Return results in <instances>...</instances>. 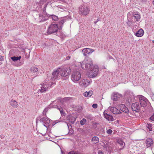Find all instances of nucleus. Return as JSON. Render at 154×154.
Here are the masks:
<instances>
[{
    "label": "nucleus",
    "mask_w": 154,
    "mask_h": 154,
    "mask_svg": "<svg viewBox=\"0 0 154 154\" xmlns=\"http://www.w3.org/2000/svg\"><path fill=\"white\" fill-rule=\"evenodd\" d=\"M53 80L46 79L44 81V82L39 85V89L38 91V94L43 93L48 90V88H50L53 84H55L54 82H52Z\"/></svg>",
    "instance_id": "1"
},
{
    "label": "nucleus",
    "mask_w": 154,
    "mask_h": 154,
    "mask_svg": "<svg viewBox=\"0 0 154 154\" xmlns=\"http://www.w3.org/2000/svg\"><path fill=\"white\" fill-rule=\"evenodd\" d=\"M82 68L88 71L94 65H93L92 59L89 57L85 58L84 60L80 63Z\"/></svg>",
    "instance_id": "2"
},
{
    "label": "nucleus",
    "mask_w": 154,
    "mask_h": 154,
    "mask_svg": "<svg viewBox=\"0 0 154 154\" xmlns=\"http://www.w3.org/2000/svg\"><path fill=\"white\" fill-rule=\"evenodd\" d=\"M98 72V66L97 65H94L87 71V75L89 78H94L97 75Z\"/></svg>",
    "instance_id": "3"
},
{
    "label": "nucleus",
    "mask_w": 154,
    "mask_h": 154,
    "mask_svg": "<svg viewBox=\"0 0 154 154\" xmlns=\"http://www.w3.org/2000/svg\"><path fill=\"white\" fill-rule=\"evenodd\" d=\"M81 77V74L79 71H74L72 72L71 76V79L75 83H77L80 80Z\"/></svg>",
    "instance_id": "4"
},
{
    "label": "nucleus",
    "mask_w": 154,
    "mask_h": 154,
    "mask_svg": "<svg viewBox=\"0 0 154 154\" xmlns=\"http://www.w3.org/2000/svg\"><path fill=\"white\" fill-rule=\"evenodd\" d=\"M60 75L63 77H66L68 76L70 74L71 69L69 67L59 68Z\"/></svg>",
    "instance_id": "5"
},
{
    "label": "nucleus",
    "mask_w": 154,
    "mask_h": 154,
    "mask_svg": "<svg viewBox=\"0 0 154 154\" xmlns=\"http://www.w3.org/2000/svg\"><path fill=\"white\" fill-rule=\"evenodd\" d=\"M58 26L56 24H51L48 27L47 32L49 34H51L56 32L58 30Z\"/></svg>",
    "instance_id": "6"
},
{
    "label": "nucleus",
    "mask_w": 154,
    "mask_h": 154,
    "mask_svg": "<svg viewBox=\"0 0 154 154\" xmlns=\"http://www.w3.org/2000/svg\"><path fill=\"white\" fill-rule=\"evenodd\" d=\"M79 13L80 14L86 15L90 12L88 8L86 6L83 5L79 7Z\"/></svg>",
    "instance_id": "7"
},
{
    "label": "nucleus",
    "mask_w": 154,
    "mask_h": 154,
    "mask_svg": "<svg viewBox=\"0 0 154 154\" xmlns=\"http://www.w3.org/2000/svg\"><path fill=\"white\" fill-rule=\"evenodd\" d=\"M138 98L141 106L143 107L146 106L149 102L147 100L144 96L142 95L139 96Z\"/></svg>",
    "instance_id": "8"
},
{
    "label": "nucleus",
    "mask_w": 154,
    "mask_h": 154,
    "mask_svg": "<svg viewBox=\"0 0 154 154\" xmlns=\"http://www.w3.org/2000/svg\"><path fill=\"white\" fill-rule=\"evenodd\" d=\"M90 81L86 79H82L79 82V85L83 88H85L90 84Z\"/></svg>",
    "instance_id": "9"
},
{
    "label": "nucleus",
    "mask_w": 154,
    "mask_h": 154,
    "mask_svg": "<svg viewBox=\"0 0 154 154\" xmlns=\"http://www.w3.org/2000/svg\"><path fill=\"white\" fill-rule=\"evenodd\" d=\"M116 107L118 108L120 111H122L125 113H128V110L126 106L124 104H117Z\"/></svg>",
    "instance_id": "10"
},
{
    "label": "nucleus",
    "mask_w": 154,
    "mask_h": 154,
    "mask_svg": "<svg viewBox=\"0 0 154 154\" xmlns=\"http://www.w3.org/2000/svg\"><path fill=\"white\" fill-rule=\"evenodd\" d=\"M94 51L92 49L86 48L83 49L82 51L83 55L85 56H87L89 54H91Z\"/></svg>",
    "instance_id": "11"
},
{
    "label": "nucleus",
    "mask_w": 154,
    "mask_h": 154,
    "mask_svg": "<svg viewBox=\"0 0 154 154\" xmlns=\"http://www.w3.org/2000/svg\"><path fill=\"white\" fill-rule=\"evenodd\" d=\"M60 70L59 68L53 72L52 76V79H55L58 78L59 77V75H60Z\"/></svg>",
    "instance_id": "12"
},
{
    "label": "nucleus",
    "mask_w": 154,
    "mask_h": 154,
    "mask_svg": "<svg viewBox=\"0 0 154 154\" xmlns=\"http://www.w3.org/2000/svg\"><path fill=\"white\" fill-rule=\"evenodd\" d=\"M131 108L133 111L138 112L140 109L139 103L136 102L133 103L132 104Z\"/></svg>",
    "instance_id": "13"
},
{
    "label": "nucleus",
    "mask_w": 154,
    "mask_h": 154,
    "mask_svg": "<svg viewBox=\"0 0 154 154\" xmlns=\"http://www.w3.org/2000/svg\"><path fill=\"white\" fill-rule=\"evenodd\" d=\"M109 109L113 113L115 114H117L121 113L120 110L117 108L115 107H109Z\"/></svg>",
    "instance_id": "14"
},
{
    "label": "nucleus",
    "mask_w": 154,
    "mask_h": 154,
    "mask_svg": "<svg viewBox=\"0 0 154 154\" xmlns=\"http://www.w3.org/2000/svg\"><path fill=\"white\" fill-rule=\"evenodd\" d=\"M107 111H105L103 112L104 117L109 121H112L113 120L112 116L108 114Z\"/></svg>",
    "instance_id": "15"
},
{
    "label": "nucleus",
    "mask_w": 154,
    "mask_h": 154,
    "mask_svg": "<svg viewBox=\"0 0 154 154\" xmlns=\"http://www.w3.org/2000/svg\"><path fill=\"white\" fill-rule=\"evenodd\" d=\"M153 143V140L150 138H148L146 139V146L147 147H149Z\"/></svg>",
    "instance_id": "16"
},
{
    "label": "nucleus",
    "mask_w": 154,
    "mask_h": 154,
    "mask_svg": "<svg viewBox=\"0 0 154 154\" xmlns=\"http://www.w3.org/2000/svg\"><path fill=\"white\" fill-rule=\"evenodd\" d=\"M122 96V95L117 93L113 94L112 96V99L114 101L118 100V98Z\"/></svg>",
    "instance_id": "17"
},
{
    "label": "nucleus",
    "mask_w": 154,
    "mask_h": 154,
    "mask_svg": "<svg viewBox=\"0 0 154 154\" xmlns=\"http://www.w3.org/2000/svg\"><path fill=\"white\" fill-rule=\"evenodd\" d=\"M144 34V31L143 29H140L137 32L134 33V34L137 37H141Z\"/></svg>",
    "instance_id": "18"
},
{
    "label": "nucleus",
    "mask_w": 154,
    "mask_h": 154,
    "mask_svg": "<svg viewBox=\"0 0 154 154\" xmlns=\"http://www.w3.org/2000/svg\"><path fill=\"white\" fill-rule=\"evenodd\" d=\"M10 104L14 108H17L18 106L17 102L15 100H12L10 102Z\"/></svg>",
    "instance_id": "19"
},
{
    "label": "nucleus",
    "mask_w": 154,
    "mask_h": 154,
    "mask_svg": "<svg viewBox=\"0 0 154 154\" xmlns=\"http://www.w3.org/2000/svg\"><path fill=\"white\" fill-rule=\"evenodd\" d=\"M93 92L92 91H86L83 94V95L87 97H91L93 94Z\"/></svg>",
    "instance_id": "20"
},
{
    "label": "nucleus",
    "mask_w": 154,
    "mask_h": 154,
    "mask_svg": "<svg viewBox=\"0 0 154 154\" xmlns=\"http://www.w3.org/2000/svg\"><path fill=\"white\" fill-rule=\"evenodd\" d=\"M133 15L134 17L136 19V21H138L140 20V17L138 12H134L133 13Z\"/></svg>",
    "instance_id": "21"
},
{
    "label": "nucleus",
    "mask_w": 154,
    "mask_h": 154,
    "mask_svg": "<svg viewBox=\"0 0 154 154\" xmlns=\"http://www.w3.org/2000/svg\"><path fill=\"white\" fill-rule=\"evenodd\" d=\"M30 70L31 72L34 73L38 71V69L36 66H32L30 68Z\"/></svg>",
    "instance_id": "22"
},
{
    "label": "nucleus",
    "mask_w": 154,
    "mask_h": 154,
    "mask_svg": "<svg viewBox=\"0 0 154 154\" xmlns=\"http://www.w3.org/2000/svg\"><path fill=\"white\" fill-rule=\"evenodd\" d=\"M50 123V120L49 118H47L45 120V122L43 124L47 128L49 126V123Z\"/></svg>",
    "instance_id": "23"
},
{
    "label": "nucleus",
    "mask_w": 154,
    "mask_h": 154,
    "mask_svg": "<svg viewBox=\"0 0 154 154\" xmlns=\"http://www.w3.org/2000/svg\"><path fill=\"white\" fill-rule=\"evenodd\" d=\"M21 58V56H20L19 57L14 56L13 57H11V58L12 61L14 62H15L18 60H20Z\"/></svg>",
    "instance_id": "24"
},
{
    "label": "nucleus",
    "mask_w": 154,
    "mask_h": 154,
    "mask_svg": "<svg viewBox=\"0 0 154 154\" xmlns=\"http://www.w3.org/2000/svg\"><path fill=\"white\" fill-rule=\"evenodd\" d=\"M91 141L94 143H96L98 142L99 139L97 136H94L92 137Z\"/></svg>",
    "instance_id": "25"
},
{
    "label": "nucleus",
    "mask_w": 154,
    "mask_h": 154,
    "mask_svg": "<svg viewBox=\"0 0 154 154\" xmlns=\"http://www.w3.org/2000/svg\"><path fill=\"white\" fill-rule=\"evenodd\" d=\"M118 143L122 147H123L125 145V143L121 140L119 139L117 140Z\"/></svg>",
    "instance_id": "26"
},
{
    "label": "nucleus",
    "mask_w": 154,
    "mask_h": 154,
    "mask_svg": "<svg viewBox=\"0 0 154 154\" xmlns=\"http://www.w3.org/2000/svg\"><path fill=\"white\" fill-rule=\"evenodd\" d=\"M51 17L52 19L53 20L55 21L57 20L58 19V17L54 15H51Z\"/></svg>",
    "instance_id": "27"
},
{
    "label": "nucleus",
    "mask_w": 154,
    "mask_h": 154,
    "mask_svg": "<svg viewBox=\"0 0 154 154\" xmlns=\"http://www.w3.org/2000/svg\"><path fill=\"white\" fill-rule=\"evenodd\" d=\"M146 126V127L148 129L149 131H152V124H147Z\"/></svg>",
    "instance_id": "28"
},
{
    "label": "nucleus",
    "mask_w": 154,
    "mask_h": 154,
    "mask_svg": "<svg viewBox=\"0 0 154 154\" xmlns=\"http://www.w3.org/2000/svg\"><path fill=\"white\" fill-rule=\"evenodd\" d=\"M76 120V118L75 117H73L72 118H71V117L70 118L69 120L72 123H74L75 122Z\"/></svg>",
    "instance_id": "29"
},
{
    "label": "nucleus",
    "mask_w": 154,
    "mask_h": 154,
    "mask_svg": "<svg viewBox=\"0 0 154 154\" xmlns=\"http://www.w3.org/2000/svg\"><path fill=\"white\" fill-rule=\"evenodd\" d=\"M23 63H24V61H20V62H19V63H17V64H16L15 65V66H21L23 64Z\"/></svg>",
    "instance_id": "30"
},
{
    "label": "nucleus",
    "mask_w": 154,
    "mask_h": 154,
    "mask_svg": "<svg viewBox=\"0 0 154 154\" xmlns=\"http://www.w3.org/2000/svg\"><path fill=\"white\" fill-rule=\"evenodd\" d=\"M4 56H2L0 54V65H1L2 64V62L4 61Z\"/></svg>",
    "instance_id": "31"
},
{
    "label": "nucleus",
    "mask_w": 154,
    "mask_h": 154,
    "mask_svg": "<svg viewBox=\"0 0 154 154\" xmlns=\"http://www.w3.org/2000/svg\"><path fill=\"white\" fill-rule=\"evenodd\" d=\"M57 109H58L59 110L61 114H63L64 112H63V109L62 108L59 107V106H57Z\"/></svg>",
    "instance_id": "32"
},
{
    "label": "nucleus",
    "mask_w": 154,
    "mask_h": 154,
    "mask_svg": "<svg viewBox=\"0 0 154 154\" xmlns=\"http://www.w3.org/2000/svg\"><path fill=\"white\" fill-rule=\"evenodd\" d=\"M86 119H83L80 121V123L82 125H84L86 122Z\"/></svg>",
    "instance_id": "33"
},
{
    "label": "nucleus",
    "mask_w": 154,
    "mask_h": 154,
    "mask_svg": "<svg viewBox=\"0 0 154 154\" xmlns=\"http://www.w3.org/2000/svg\"><path fill=\"white\" fill-rule=\"evenodd\" d=\"M47 118L46 117H44L43 118H41L40 119V122H43L44 123V122H45V120L46 119H47Z\"/></svg>",
    "instance_id": "34"
},
{
    "label": "nucleus",
    "mask_w": 154,
    "mask_h": 154,
    "mask_svg": "<svg viewBox=\"0 0 154 154\" xmlns=\"http://www.w3.org/2000/svg\"><path fill=\"white\" fill-rule=\"evenodd\" d=\"M48 108L47 107L44 110L43 112V114L44 115H45L46 114V112L48 111Z\"/></svg>",
    "instance_id": "35"
},
{
    "label": "nucleus",
    "mask_w": 154,
    "mask_h": 154,
    "mask_svg": "<svg viewBox=\"0 0 154 154\" xmlns=\"http://www.w3.org/2000/svg\"><path fill=\"white\" fill-rule=\"evenodd\" d=\"M68 154H77V151H71L69 152Z\"/></svg>",
    "instance_id": "36"
},
{
    "label": "nucleus",
    "mask_w": 154,
    "mask_h": 154,
    "mask_svg": "<svg viewBox=\"0 0 154 154\" xmlns=\"http://www.w3.org/2000/svg\"><path fill=\"white\" fill-rule=\"evenodd\" d=\"M112 130L111 129H109L108 130H107L106 131L107 133L108 134H111L112 133Z\"/></svg>",
    "instance_id": "37"
},
{
    "label": "nucleus",
    "mask_w": 154,
    "mask_h": 154,
    "mask_svg": "<svg viewBox=\"0 0 154 154\" xmlns=\"http://www.w3.org/2000/svg\"><path fill=\"white\" fill-rule=\"evenodd\" d=\"M150 119L152 121H154V113L150 117Z\"/></svg>",
    "instance_id": "38"
},
{
    "label": "nucleus",
    "mask_w": 154,
    "mask_h": 154,
    "mask_svg": "<svg viewBox=\"0 0 154 154\" xmlns=\"http://www.w3.org/2000/svg\"><path fill=\"white\" fill-rule=\"evenodd\" d=\"M92 107L96 109L97 107V104H94L92 105Z\"/></svg>",
    "instance_id": "39"
},
{
    "label": "nucleus",
    "mask_w": 154,
    "mask_h": 154,
    "mask_svg": "<svg viewBox=\"0 0 154 154\" xmlns=\"http://www.w3.org/2000/svg\"><path fill=\"white\" fill-rule=\"evenodd\" d=\"M98 154H104V152L102 150H99Z\"/></svg>",
    "instance_id": "40"
},
{
    "label": "nucleus",
    "mask_w": 154,
    "mask_h": 154,
    "mask_svg": "<svg viewBox=\"0 0 154 154\" xmlns=\"http://www.w3.org/2000/svg\"><path fill=\"white\" fill-rule=\"evenodd\" d=\"M59 122V121L58 120H57V121H54L53 123V124H52V125L53 126H54L55 124H56V123H57L58 122Z\"/></svg>",
    "instance_id": "41"
},
{
    "label": "nucleus",
    "mask_w": 154,
    "mask_h": 154,
    "mask_svg": "<svg viewBox=\"0 0 154 154\" xmlns=\"http://www.w3.org/2000/svg\"><path fill=\"white\" fill-rule=\"evenodd\" d=\"M42 16H41V15H39V19H40V20L41 19V18H42ZM42 20V19H41V20H40V21L41 22L42 21H43V20Z\"/></svg>",
    "instance_id": "42"
},
{
    "label": "nucleus",
    "mask_w": 154,
    "mask_h": 154,
    "mask_svg": "<svg viewBox=\"0 0 154 154\" xmlns=\"http://www.w3.org/2000/svg\"><path fill=\"white\" fill-rule=\"evenodd\" d=\"M70 58V56H67L66 57V59L67 60H69V59Z\"/></svg>",
    "instance_id": "43"
},
{
    "label": "nucleus",
    "mask_w": 154,
    "mask_h": 154,
    "mask_svg": "<svg viewBox=\"0 0 154 154\" xmlns=\"http://www.w3.org/2000/svg\"><path fill=\"white\" fill-rule=\"evenodd\" d=\"M99 21V20L98 19H97V20L96 21H95V22H94V23H95V24H96L97 23V22L98 21Z\"/></svg>",
    "instance_id": "44"
},
{
    "label": "nucleus",
    "mask_w": 154,
    "mask_h": 154,
    "mask_svg": "<svg viewBox=\"0 0 154 154\" xmlns=\"http://www.w3.org/2000/svg\"><path fill=\"white\" fill-rule=\"evenodd\" d=\"M57 1H61V2H63L64 0H57Z\"/></svg>",
    "instance_id": "45"
},
{
    "label": "nucleus",
    "mask_w": 154,
    "mask_h": 154,
    "mask_svg": "<svg viewBox=\"0 0 154 154\" xmlns=\"http://www.w3.org/2000/svg\"><path fill=\"white\" fill-rule=\"evenodd\" d=\"M61 23H63V22H64V20H62L61 21Z\"/></svg>",
    "instance_id": "46"
},
{
    "label": "nucleus",
    "mask_w": 154,
    "mask_h": 154,
    "mask_svg": "<svg viewBox=\"0 0 154 154\" xmlns=\"http://www.w3.org/2000/svg\"><path fill=\"white\" fill-rule=\"evenodd\" d=\"M52 103H51L50 104V107H51V105H52Z\"/></svg>",
    "instance_id": "47"
},
{
    "label": "nucleus",
    "mask_w": 154,
    "mask_h": 154,
    "mask_svg": "<svg viewBox=\"0 0 154 154\" xmlns=\"http://www.w3.org/2000/svg\"><path fill=\"white\" fill-rule=\"evenodd\" d=\"M153 4L154 5V1H153Z\"/></svg>",
    "instance_id": "48"
},
{
    "label": "nucleus",
    "mask_w": 154,
    "mask_h": 154,
    "mask_svg": "<svg viewBox=\"0 0 154 154\" xmlns=\"http://www.w3.org/2000/svg\"><path fill=\"white\" fill-rule=\"evenodd\" d=\"M129 22V21H128V23ZM128 24H129V23H128Z\"/></svg>",
    "instance_id": "49"
}]
</instances>
